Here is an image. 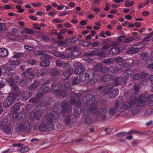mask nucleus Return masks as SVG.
Listing matches in <instances>:
<instances>
[{
	"label": "nucleus",
	"instance_id": "obj_38",
	"mask_svg": "<svg viewBox=\"0 0 153 153\" xmlns=\"http://www.w3.org/2000/svg\"><path fill=\"white\" fill-rule=\"evenodd\" d=\"M71 75V72L69 70H67L64 73V76L66 77L65 79H68Z\"/></svg>",
	"mask_w": 153,
	"mask_h": 153
},
{
	"label": "nucleus",
	"instance_id": "obj_5",
	"mask_svg": "<svg viewBox=\"0 0 153 153\" xmlns=\"http://www.w3.org/2000/svg\"><path fill=\"white\" fill-rule=\"evenodd\" d=\"M124 74V77L123 78H116L114 79V83L115 86H118L120 84H122L123 83L125 84L126 80L128 79L127 77L132 76L133 75V73L131 71L128 70L126 71Z\"/></svg>",
	"mask_w": 153,
	"mask_h": 153
},
{
	"label": "nucleus",
	"instance_id": "obj_42",
	"mask_svg": "<svg viewBox=\"0 0 153 153\" xmlns=\"http://www.w3.org/2000/svg\"><path fill=\"white\" fill-rule=\"evenodd\" d=\"M28 84V82L26 80H21L19 84L21 86H26Z\"/></svg>",
	"mask_w": 153,
	"mask_h": 153
},
{
	"label": "nucleus",
	"instance_id": "obj_63",
	"mask_svg": "<svg viewBox=\"0 0 153 153\" xmlns=\"http://www.w3.org/2000/svg\"><path fill=\"white\" fill-rule=\"evenodd\" d=\"M62 64L63 63L60 60H57L56 62V65L57 66L60 67L62 66Z\"/></svg>",
	"mask_w": 153,
	"mask_h": 153
},
{
	"label": "nucleus",
	"instance_id": "obj_53",
	"mask_svg": "<svg viewBox=\"0 0 153 153\" xmlns=\"http://www.w3.org/2000/svg\"><path fill=\"white\" fill-rule=\"evenodd\" d=\"M82 45L85 46L86 47L88 46L91 44V42L89 41H83L82 42Z\"/></svg>",
	"mask_w": 153,
	"mask_h": 153
},
{
	"label": "nucleus",
	"instance_id": "obj_51",
	"mask_svg": "<svg viewBox=\"0 0 153 153\" xmlns=\"http://www.w3.org/2000/svg\"><path fill=\"white\" fill-rule=\"evenodd\" d=\"M108 112L109 114L113 115L115 113V110L114 108H111L109 109Z\"/></svg>",
	"mask_w": 153,
	"mask_h": 153
},
{
	"label": "nucleus",
	"instance_id": "obj_3",
	"mask_svg": "<svg viewBox=\"0 0 153 153\" xmlns=\"http://www.w3.org/2000/svg\"><path fill=\"white\" fill-rule=\"evenodd\" d=\"M114 86L113 83H110L107 84L105 87L104 90V93L105 95L109 94L110 98H113L118 95L119 91L118 89H115L113 90L112 89Z\"/></svg>",
	"mask_w": 153,
	"mask_h": 153
},
{
	"label": "nucleus",
	"instance_id": "obj_25",
	"mask_svg": "<svg viewBox=\"0 0 153 153\" xmlns=\"http://www.w3.org/2000/svg\"><path fill=\"white\" fill-rule=\"evenodd\" d=\"M8 120L7 119H4L0 122V128L1 129L4 127L8 124Z\"/></svg>",
	"mask_w": 153,
	"mask_h": 153
},
{
	"label": "nucleus",
	"instance_id": "obj_29",
	"mask_svg": "<svg viewBox=\"0 0 153 153\" xmlns=\"http://www.w3.org/2000/svg\"><path fill=\"white\" fill-rule=\"evenodd\" d=\"M52 85L53 87V90L56 91H58L61 88V85L59 84L55 85L54 84H52Z\"/></svg>",
	"mask_w": 153,
	"mask_h": 153
},
{
	"label": "nucleus",
	"instance_id": "obj_54",
	"mask_svg": "<svg viewBox=\"0 0 153 153\" xmlns=\"http://www.w3.org/2000/svg\"><path fill=\"white\" fill-rule=\"evenodd\" d=\"M69 13V12L68 11H62L59 13V15L60 16H64L65 15H67Z\"/></svg>",
	"mask_w": 153,
	"mask_h": 153
},
{
	"label": "nucleus",
	"instance_id": "obj_11",
	"mask_svg": "<svg viewBox=\"0 0 153 153\" xmlns=\"http://www.w3.org/2000/svg\"><path fill=\"white\" fill-rule=\"evenodd\" d=\"M140 58L146 61L147 65H148V67L149 69H153V64L152 63V61L151 58L148 56L147 53H142L140 55Z\"/></svg>",
	"mask_w": 153,
	"mask_h": 153
},
{
	"label": "nucleus",
	"instance_id": "obj_28",
	"mask_svg": "<svg viewBox=\"0 0 153 153\" xmlns=\"http://www.w3.org/2000/svg\"><path fill=\"white\" fill-rule=\"evenodd\" d=\"M50 64V62L48 60H43L40 63L41 66L43 67H48Z\"/></svg>",
	"mask_w": 153,
	"mask_h": 153
},
{
	"label": "nucleus",
	"instance_id": "obj_18",
	"mask_svg": "<svg viewBox=\"0 0 153 153\" xmlns=\"http://www.w3.org/2000/svg\"><path fill=\"white\" fill-rule=\"evenodd\" d=\"M141 47H137L134 48L132 47L128 49L127 52L129 54H133L139 52V49L141 48Z\"/></svg>",
	"mask_w": 153,
	"mask_h": 153
},
{
	"label": "nucleus",
	"instance_id": "obj_10",
	"mask_svg": "<svg viewBox=\"0 0 153 153\" xmlns=\"http://www.w3.org/2000/svg\"><path fill=\"white\" fill-rule=\"evenodd\" d=\"M111 47L110 44H108L104 45L100 50L101 53H92L93 55L96 54L100 58H104L105 56V53L107 52L108 49Z\"/></svg>",
	"mask_w": 153,
	"mask_h": 153
},
{
	"label": "nucleus",
	"instance_id": "obj_12",
	"mask_svg": "<svg viewBox=\"0 0 153 153\" xmlns=\"http://www.w3.org/2000/svg\"><path fill=\"white\" fill-rule=\"evenodd\" d=\"M18 131H23L24 129L29 130L30 128V125L29 122L25 121L23 125L17 124V126Z\"/></svg>",
	"mask_w": 153,
	"mask_h": 153
},
{
	"label": "nucleus",
	"instance_id": "obj_43",
	"mask_svg": "<svg viewBox=\"0 0 153 153\" xmlns=\"http://www.w3.org/2000/svg\"><path fill=\"white\" fill-rule=\"evenodd\" d=\"M127 1H126V3L125 4V6L126 7H130L134 4V2L133 1H131L129 3H127Z\"/></svg>",
	"mask_w": 153,
	"mask_h": 153
},
{
	"label": "nucleus",
	"instance_id": "obj_61",
	"mask_svg": "<svg viewBox=\"0 0 153 153\" xmlns=\"http://www.w3.org/2000/svg\"><path fill=\"white\" fill-rule=\"evenodd\" d=\"M146 6L145 4V3H141L138 5V7L140 9Z\"/></svg>",
	"mask_w": 153,
	"mask_h": 153
},
{
	"label": "nucleus",
	"instance_id": "obj_24",
	"mask_svg": "<svg viewBox=\"0 0 153 153\" xmlns=\"http://www.w3.org/2000/svg\"><path fill=\"white\" fill-rule=\"evenodd\" d=\"M39 82L38 81H35L33 83L28 87V89L30 90H34L39 85Z\"/></svg>",
	"mask_w": 153,
	"mask_h": 153
},
{
	"label": "nucleus",
	"instance_id": "obj_50",
	"mask_svg": "<svg viewBox=\"0 0 153 153\" xmlns=\"http://www.w3.org/2000/svg\"><path fill=\"white\" fill-rule=\"evenodd\" d=\"M79 81H80L79 78V79L78 77H76L73 80L72 83L74 85H75L79 83Z\"/></svg>",
	"mask_w": 153,
	"mask_h": 153
},
{
	"label": "nucleus",
	"instance_id": "obj_49",
	"mask_svg": "<svg viewBox=\"0 0 153 153\" xmlns=\"http://www.w3.org/2000/svg\"><path fill=\"white\" fill-rule=\"evenodd\" d=\"M41 90L43 92L47 93L49 90V88L47 86H43L41 88Z\"/></svg>",
	"mask_w": 153,
	"mask_h": 153
},
{
	"label": "nucleus",
	"instance_id": "obj_62",
	"mask_svg": "<svg viewBox=\"0 0 153 153\" xmlns=\"http://www.w3.org/2000/svg\"><path fill=\"white\" fill-rule=\"evenodd\" d=\"M25 48L27 50H29L30 53H32L33 52V50L31 49L32 48L29 46L25 45Z\"/></svg>",
	"mask_w": 153,
	"mask_h": 153
},
{
	"label": "nucleus",
	"instance_id": "obj_40",
	"mask_svg": "<svg viewBox=\"0 0 153 153\" xmlns=\"http://www.w3.org/2000/svg\"><path fill=\"white\" fill-rule=\"evenodd\" d=\"M30 150V149L27 147H25L20 149V152L21 153H24L28 152Z\"/></svg>",
	"mask_w": 153,
	"mask_h": 153
},
{
	"label": "nucleus",
	"instance_id": "obj_32",
	"mask_svg": "<svg viewBox=\"0 0 153 153\" xmlns=\"http://www.w3.org/2000/svg\"><path fill=\"white\" fill-rule=\"evenodd\" d=\"M114 59L110 58L108 59H104L103 61V63L106 64L107 65H109L113 62Z\"/></svg>",
	"mask_w": 153,
	"mask_h": 153
},
{
	"label": "nucleus",
	"instance_id": "obj_52",
	"mask_svg": "<svg viewBox=\"0 0 153 153\" xmlns=\"http://www.w3.org/2000/svg\"><path fill=\"white\" fill-rule=\"evenodd\" d=\"M109 70V68L107 67H103L101 69V71L103 73H106Z\"/></svg>",
	"mask_w": 153,
	"mask_h": 153
},
{
	"label": "nucleus",
	"instance_id": "obj_9",
	"mask_svg": "<svg viewBox=\"0 0 153 153\" xmlns=\"http://www.w3.org/2000/svg\"><path fill=\"white\" fill-rule=\"evenodd\" d=\"M16 97L13 94L8 96L4 99V101L3 103V107L6 108L10 106L13 103Z\"/></svg>",
	"mask_w": 153,
	"mask_h": 153
},
{
	"label": "nucleus",
	"instance_id": "obj_21",
	"mask_svg": "<svg viewBox=\"0 0 153 153\" xmlns=\"http://www.w3.org/2000/svg\"><path fill=\"white\" fill-rule=\"evenodd\" d=\"M9 53L8 51L6 48H0V56L2 57H5L7 56Z\"/></svg>",
	"mask_w": 153,
	"mask_h": 153
},
{
	"label": "nucleus",
	"instance_id": "obj_55",
	"mask_svg": "<svg viewBox=\"0 0 153 153\" xmlns=\"http://www.w3.org/2000/svg\"><path fill=\"white\" fill-rule=\"evenodd\" d=\"M145 113L146 116H147L152 114V112L151 109H148L145 112Z\"/></svg>",
	"mask_w": 153,
	"mask_h": 153
},
{
	"label": "nucleus",
	"instance_id": "obj_4",
	"mask_svg": "<svg viewBox=\"0 0 153 153\" xmlns=\"http://www.w3.org/2000/svg\"><path fill=\"white\" fill-rule=\"evenodd\" d=\"M21 108L19 104L17 103L12 106L11 108V110L13 111V116L14 118H17L19 120L22 122L25 116V112L22 111L19 113V111Z\"/></svg>",
	"mask_w": 153,
	"mask_h": 153
},
{
	"label": "nucleus",
	"instance_id": "obj_16",
	"mask_svg": "<svg viewBox=\"0 0 153 153\" xmlns=\"http://www.w3.org/2000/svg\"><path fill=\"white\" fill-rule=\"evenodd\" d=\"M89 77V75L88 73H83L80 75V80L82 82H86L89 80L90 79Z\"/></svg>",
	"mask_w": 153,
	"mask_h": 153
},
{
	"label": "nucleus",
	"instance_id": "obj_22",
	"mask_svg": "<svg viewBox=\"0 0 153 153\" xmlns=\"http://www.w3.org/2000/svg\"><path fill=\"white\" fill-rule=\"evenodd\" d=\"M113 77L112 76L109 74H105L102 76L101 78L102 80L105 82H108L112 79Z\"/></svg>",
	"mask_w": 153,
	"mask_h": 153
},
{
	"label": "nucleus",
	"instance_id": "obj_26",
	"mask_svg": "<svg viewBox=\"0 0 153 153\" xmlns=\"http://www.w3.org/2000/svg\"><path fill=\"white\" fill-rule=\"evenodd\" d=\"M85 98L87 100V103L90 102V101L93 102L95 100V96L92 94L87 95Z\"/></svg>",
	"mask_w": 153,
	"mask_h": 153
},
{
	"label": "nucleus",
	"instance_id": "obj_36",
	"mask_svg": "<svg viewBox=\"0 0 153 153\" xmlns=\"http://www.w3.org/2000/svg\"><path fill=\"white\" fill-rule=\"evenodd\" d=\"M97 108V107L96 105H94L91 109L87 110V114H88L90 113H95V111Z\"/></svg>",
	"mask_w": 153,
	"mask_h": 153
},
{
	"label": "nucleus",
	"instance_id": "obj_60",
	"mask_svg": "<svg viewBox=\"0 0 153 153\" xmlns=\"http://www.w3.org/2000/svg\"><path fill=\"white\" fill-rule=\"evenodd\" d=\"M38 101V99H34L32 98L29 100V102H31L32 103H35Z\"/></svg>",
	"mask_w": 153,
	"mask_h": 153
},
{
	"label": "nucleus",
	"instance_id": "obj_35",
	"mask_svg": "<svg viewBox=\"0 0 153 153\" xmlns=\"http://www.w3.org/2000/svg\"><path fill=\"white\" fill-rule=\"evenodd\" d=\"M81 53L80 51H74L71 53V54L73 56H77L80 55Z\"/></svg>",
	"mask_w": 153,
	"mask_h": 153
},
{
	"label": "nucleus",
	"instance_id": "obj_58",
	"mask_svg": "<svg viewBox=\"0 0 153 153\" xmlns=\"http://www.w3.org/2000/svg\"><path fill=\"white\" fill-rule=\"evenodd\" d=\"M86 122L87 125H90L92 122V120L89 117H87L86 119Z\"/></svg>",
	"mask_w": 153,
	"mask_h": 153
},
{
	"label": "nucleus",
	"instance_id": "obj_8",
	"mask_svg": "<svg viewBox=\"0 0 153 153\" xmlns=\"http://www.w3.org/2000/svg\"><path fill=\"white\" fill-rule=\"evenodd\" d=\"M73 66L76 67L74 72L76 74H79L84 72L85 70L84 66H83L81 64L78 62H74Z\"/></svg>",
	"mask_w": 153,
	"mask_h": 153
},
{
	"label": "nucleus",
	"instance_id": "obj_44",
	"mask_svg": "<svg viewBox=\"0 0 153 153\" xmlns=\"http://www.w3.org/2000/svg\"><path fill=\"white\" fill-rule=\"evenodd\" d=\"M7 29V27L4 23H0V30H5Z\"/></svg>",
	"mask_w": 153,
	"mask_h": 153
},
{
	"label": "nucleus",
	"instance_id": "obj_1",
	"mask_svg": "<svg viewBox=\"0 0 153 153\" xmlns=\"http://www.w3.org/2000/svg\"><path fill=\"white\" fill-rule=\"evenodd\" d=\"M58 113L55 111L52 113L47 114L45 116V119L47 123L48 128L43 123L40 124L39 127V130L41 131L45 132L47 131H51L54 128L53 124V121L54 119V117L58 116Z\"/></svg>",
	"mask_w": 153,
	"mask_h": 153
},
{
	"label": "nucleus",
	"instance_id": "obj_6",
	"mask_svg": "<svg viewBox=\"0 0 153 153\" xmlns=\"http://www.w3.org/2000/svg\"><path fill=\"white\" fill-rule=\"evenodd\" d=\"M134 96V94H133V96L132 97L131 100L129 102H128V104H125L123 106H121L120 105L119 106H118V104L116 102V103L115 107L117 109L118 111L120 112H122L124 111L126 108L128 109H129V108L134 105L136 102L137 100V98L136 97L135 98H133Z\"/></svg>",
	"mask_w": 153,
	"mask_h": 153
},
{
	"label": "nucleus",
	"instance_id": "obj_2",
	"mask_svg": "<svg viewBox=\"0 0 153 153\" xmlns=\"http://www.w3.org/2000/svg\"><path fill=\"white\" fill-rule=\"evenodd\" d=\"M19 80V77L13 73H10L9 74H5L4 77L0 80V88L4 87L7 83L10 85H13L14 82H16Z\"/></svg>",
	"mask_w": 153,
	"mask_h": 153
},
{
	"label": "nucleus",
	"instance_id": "obj_64",
	"mask_svg": "<svg viewBox=\"0 0 153 153\" xmlns=\"http://www.w3.org/2000/svg\"><path fill=\"white\" fill-rule=\"evenodd\" d=\"M149 14V11H145L143 12L142 13V15L143 16H148Z\"/></svg>",
	"mask_w": 153,
	"mask_h": 153
},
{
	"label": "nucleus",
	"instance_id": "obj_47",
	"mask_svg": "<svg viewBox=\"0 0 153 153\" xmlns=\"http://www.w3.org/2000/svg\"><path fill=\"white\" fill-rule=\"evenodd\" d=\"M23 54L22 53L18 52L16 53L13 56V57L15 58H18L21 57Z\"/></svg>",
	"mask_w": 153,
	"mask_h": 153
},
{
	"label": "nucleus",
	"instance_id": "obj_13",
	"mask_svg": "<svg viewBox=\"0 0 153 153\" xmlns=\"http://www.w3.org/2000/svg\"><path fill=\"white\" fill-rule=\"evenodd\" d=\"M32 70L31 69L27 70L24 73V75L26 77L28 78H33L34 77L35 75H36L38 74L33 73L32 72Z\"/></svg>",
	"mask_w": 153,
	"mask_h": 153
},
{
	"label": "nucleus",
	"instance_id": "obj_37",
	"mask_svg": "<svg viewBox=\"0 0 153 153\" xmlns=\"http://www.w3.org/2000/svg\"><path fill=\"white\" fill-rule=\"evenodd\" d=\"M102 64H98L95 65L94 67V69L96 71H98L102 69Z\"/></svg>",
	"mask_w": 153,
	"mask_h": 153
},
{
	"label": "nucleus",
	"instance_id": "obj_41",
	"mask_svg": "<svg viewBox=\"0 0 153 153\" xmlns=\"http://www.w3.org/2000/svg\"><path fill=\"white\" fill-rule=\"evenodd\" d=\"M114 59L115 61L117 63H121L123 61V58L120 56H118Z\"/></svg>",
	"mask_w": 153,
	"mask_h": 153
},
{
	"label": "nucleus",
	"instance_id": "obj_59",
	"mask_svg": "<svg viewBox=\"0 0 153 153\" xmlns=\"http://www.w3.org/2000/svg\"><path fill=\"white\" fill-rule=\"evenodd\" d=\"M70 122V117H68L66 118L65 120V125L68 124Z\"/></svg>",
	"mask_w": 153,
	"mask_h": 153
},
{
	"label": "nucleus",
	"instance_id": "obj_17",
	"mask_svg": "<svg viewBox=\"0 0 153 153\" xmlns=\"http://www.w3.org/2000/svg\"><path fill=\"white\" fill-rule=\"evenodd\" d=\"M120 49L118 47L112 48L110 50L109 53L112 55H117L120 53Z\"/></svg>",
	"mask_w": 153,
	"mask_h": 153
},
{
	"label": "nucleus",
	"instance_id": "obj_57",
	"mask_svg": "<svg viewBox=\"0 0 153 153\" xmlns=\"http://www.w3.org/2000/svg\"><path fill=\"white\" fill-rule=\"evenodd\" d=\"M70 42H75L78 40V38L75 36H73L69 39Z\"/></svg>",
	"mask_w": 153,
	"mask_h": 153
},
{
	"label": "nucleus",
	"instance_id": "obj_56",
	"mask_svg": "<svg viewBox=\"0 0 153 153\" xmlns=\"http://www.w3.org/2000/svg\"><path fill=\"white\" fill-rule=\"evenodd\" d=\"M127 134V133L126 132H122L118 133L117 134V136L118 137H123Z\"/></svg>",
	"mask_w": 153,
	"mask_h": 153
},
{
	"label": "nucleus",
	"instance_id": "obj_33",
	"mask_svg": "<svg viewBox=\"0 0 153 153\" xmlns=\"http://www.w3.org/2000/svg\"><path fill=\"white\" fill-rule=\"evenodd\" d=\"M22 98L25 100H27L30 97V94L28 91H26L22 94Z\"/></svg>",
	"mask_w": 153,
	"mask_h": 153
},
{
	"label": "nucleus",
	"instance_id": "obj_23",
	"mask_svg": "<svg viewBox=\"0 0 153 153\" xmlns=\"http://www.w3.org/2000/svg\"><path fill=\"white\" fill-rule=\"evenodd\" d=\"M53 54L54 56L57 57H61L64 58H68L69 57V56L68 54H61L59 52H53Z\"/></svg>",
	"mask_w": 153,
	"mask_h": 153
},
{
	"label": "nucleus",
	"instance_id": "obj_7",
	"mask_svg": "<svg viewBox=\"0 0 153 153\" xmlns=\"http://www.w3.org/2000/svg\"><path fill=\"white\" fill-rule=\"evenodd\" d=\"M147 95L143 94L141 95L138 102L137 105L138 106L143 107L145 105V101L147 100L149 102L153 101V95H150L147 98Z\"/></svg>",
	"mask_w": 153,
	"mask_h": 153
},
{
	"label": "nucleus",
	"instance_id": "obj_39",
	"mask_svg": "<svg viewBox=\"0 0 153 153\" xmlns=\"http://www.w3.org/2000/svg\"><path fill=\"white\" fill-rule=\"evenodd\" d=\"M25 32L27 34H31L33 33V30L32 29H30L28 28H25L24 29Z\"/></svg>",
	"mask_w": 153,
	"mask_h": 153
},
{
	"label": "nucleus",
	"instance_id": "obj_15",
	"mask_svg": "<svg viewBox=\"0 0 153 153\" xmlns=\"http://www.w3.org/2000/svg\"><path fill=\"white\" fill-rule=\"evenodd\" d=\"M1 67L6 72L11 71L14 68V67L12 66L10 63L7 64L3 65Z\"/></svg>",
	"mask_w": 153,
	"mask_h": 153
},
{
	"label": "nucleus",
	"instance_id": "obj_19",
	"mask_svg": "<svg viewBox=\"0 0 153 153\" xmlns=\"http://www.w3.org/2000/svg\"><path fill=\"white\" fill-rule=\"evenodd\" d=\"M148 74L146 73H138L135 74L134 76V79L137 80L140 78H143L145 76H147Z\"/></svg>",
	"mask_w": 153,
	"mask_h": 153
},
{
	"label": "nucleus",
	"instance_id": "obj_34",
	"mask_svg": "<svg viewBox=\"0 0 153 153\" xmlns=\"http://www.w3.org/2000/svg\"><path fill=\"white\" fill-rule=\"evenodd\" d=\"M9 63L12 66H13L14 67V68H15V66L16 65H17L19 64V62L18 60H12L11 61H10L9 62Z\"/></svg>",
	"mask_w": 153,
	"mask_h": 153
},
{
	"label": "nucleus",
	"instance_id": "obj_27",
	"mask_svg": "<svg viewBox=\"0 0 153 153\" xmlns=\"http://www.w3.org/2000/svg\"><path fill=\"white\" fill-rule=\"evenodd\" d=\"M33 115L36 118L37 120H39L40 119L41 117V114L39 112H37L35 114L34 113L31 112L29 114V117L32 118L33 117L32 116Z\"/></svg>",
	"mask_w": 153,
	"mask_h": 153
},
{
	"label": "nucleus",
	"instance_id": "obj_30",
	"mask_svg": "<svg viewBox=\"0 0 153 153\" xmlns=\"http://www.w3.org/2000/svg\"><path fill=\"white\" fill-rule=\"evenodd\" d=\"M11 128V126L10 124H7L4 127L1 129H3L4 131L6 133H8L10 132Z\"/></svg>",
	"mask_w": 153,
	"mask_h": 153
},
{
	"label": "nucleus",
	"instance_id": "obj_14",
	"mask_svg": "<svg viewBox=\"0 0 153 153\" xmlns=\"http://www.w3.org/2000/svg\"><path fill=\"white\" fill-rule=\"evenodd\" d=\"M35 54L37 55H42V58L43 59H51L52 56L47 54H45L42 51H37L35 53Z\"/></svg>",
	"mask_w": 153,
	"mask_h": 153
},
{
	"label": "nucleus",
	"instance_id": "obj_31",
	"mask_svg": "<svg viewBox=\"0 0 153 153\" xmlns=\"http://www.w3.org/2000/svg\"><path fill=\"white\" fill-rule=\"evenodd\" d=\"M100 111L102 112L98 114V115L101 117L102 118L104 119L105 117V114L106 113L107 111L105 108H102L100 109Z\"/></svg>",
	"mask_w": 153,
	"mask_h": 153
},
{
	"label": "nucleus",
	"instance_id": "obj_46",
	"mask_svg": "<svg viewBox=\"0 0 153 153\" xmlns=\"http://www.w3.org/2000/svg\"><path fill=\"white\" fill-rule=\"evenodd\" d=\"M62 67L64 69H68L70 68V65L68 63H64L62 64Z\"/></svg>",
	"mask_w": 153,
	"mask_h": 153
},
{
	"label": "nucleus",
	"instance_id": "obj_45",
	"mask_svg": "<svg viewBox=\"0 0 153 153\" xmlns=\"http://www.w3.org/2000/svg\"><path fill=\"white\" fill-rule=\"evenodd\" d=\"M134 39L132 37H129L126 38L124 40V42L126 43H130L133 41Z\"/></svg>",
	"mask_w": 153,
	"mask_h": 153
},
{
	"label": "nucleus",
	"instance_id": "obj_48",
	"mask_svg": "<svg viewBox=\"0 0 153 153\" xmlns=\"http://www.w3.org/2000/svg\"><path fill=\"white\" fill-rule=\"evenodd\" d=\"M58 72L57 70L56 69H53L52 70L51 72V75L53 76H55L58 75Z\"/></svg>",
	"mask_w": 153,
	"mask_h": 153
},
{
	"label": "nucleus",
	"instance_id": "obj_20",
	"mask_svg": "<svg viewBox=\"0 0 153 153\" xmlns=\"http://www.w3.org/2000/svg\"><path fill=\"white\" fill-rule=\"evenodd\" d=\"M79 102H74V103L76 106V108L74 109V114L76 115H77V114H80L81 112V109L80 108H79Z\"/></svg>",
	"mask_w": 153,
	"mask_h": 153
}]
</instances>
